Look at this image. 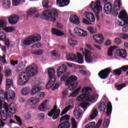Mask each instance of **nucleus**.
Wrapping results in <instances>:
<instances>
[{
  "label": "nucleus",
  "instance_id": "nucleus-50",
  "mask_svg": "<svg viewBox=\"0 0 128 128\" xmlns=\"http://www.w3.org/2000/svg\"><path fill=\"white\" fill-rule=\"evenodd\" d=\"M88 28L91 34H94V32H96V29L95 28L89 26Z\"/></svg>",
  "mask_w": 128,
  "mask_h": 128
},
{
  "label": "nucleus",
  "instance_id": "nucleus-13",
  "mask_svg": "<svg viewBox=\"0 0 128 128\" xmlns=\"http://www.w3.org/2000/svg\"><path fill=\"white\" fill-rule=\"evenodd\" d=\"M81 52L84 56H85V60L86 62L90 64L96 62V58L92 56V52L90 50L84 48L80 49Z\"/></svg>",
  "mask_w": 128,
  "mask_h": 128
},
{
  "label": "nucleus",
  "instance_id": "nucleus-61",
  "mask_svg": "<svg viewBox=\"0 0 128 128\" xmlns=\"http://www.w3.org/2000/svg\"><path fill=\"white\" fill-rule=\"evenodd\" d=\"M102 120L100 119L97 124H96L95 127L94 128H98L100 126V124H102Z\"/></svg>",
  "mask_w": 128,
  "mask_h": 128
},
{
  "label": "nucleus",
  "instance_id": "nucleus-55",
  "mask_svg": "<svg viewBox=\"0 0 128 128\" xmlns=\"http://www.w3.org/2000/svg\"><path fill=\"white\" fill-rule=\"evenodd\" d=\"M42 4L44 8H48V4H50V2L44 0L42 1Z\"/></svg>",
  "mask_w": 128,
  "mask_h": 128
},
{
  "label": "nucleus",
  "instance_id": "nucleus-6",
  "mask_svg": "<svg viewBox=\"0 0 128 128\" xmlns=\"http://www.w3.org/2000/svg\"><path fill=\"white\" fill-rule=\"evenodd\" d=\"M16 98V93L12 90H10L8 92H4V90H0V106L4 102L6 99L7 100H14Z\"/></svg>",
  "mask_w": 128,
  "mask_h": 128
},
{
  "label": "nucleus",
  "instance_id": "nucleus-7",
  "mask_svg": "<svg viewBox=\"0 0 128 128\" xmlns=\"http://www.w3.org/2000/svg\"><path fill=\"white\" fill-rule=\"evenodd\" d=\"M90 106V104L88 102H84L82 104H79V106L76 108L73 112L74 116H75V118L78 120V118H82V114L84 112L82 110V108H83L84 110V112H86V108Z\"/></svg>",
  "mask_w": 128,
  "mask_h": 128
},
{
  "label": "nucleus",
  "instance_id": "nucleus-41",
  "mask_svg": "<svg viewBox=\"0 0 128 128\" xmlns=\"http://www.w3.org/2000/svg\"><path fill=\"white\" fill-rule=\"evenodd\" d=\"M116 48V46H111L109 48L108 52V54L109 56H112V52H114Z\"/></svg>",
  "mask_w": 128,
  "mask_h": 128
},
{
  "label": "nucleus",
  "instance_id": "nucleus-5",
  "mask_svg": "<svg viewBox=\"0 0 128 128\" xmlns=\"http://www.w3.org/2000/svg\"><path fill=\"white\" fill-rule=\"evenodd\" d=\"M42 18L43 20L54 22L56 20V18H58V11L54 9L52 10H46L42 12Z\"/></svg>",
  "mask_w": 128,
  "mask_h": 128
},
{
  "label": "nucleus",
  "instance_id": "nucleus-16",
  "mask_svg": "<svg viewBox=\"0 0 128 128\" xmlns=\"http://www.w3.org/2000/svg\"><path fill=\"white\" fill-rule=\"evenodd\" d=\"M56 108H58V106L55 105L54 108L48 112V116H52V120H56L60 114V110Z\"/></svg>",
  "mask_w": 128,
  "mask_h": 128
},
{
  "label": "nucleus",
  "instance_id": "nucleus-19",
  "mask_svg": "<svg viewBox=\"0 0 128 128\" xmlns=\"http://www.w3.org/2000/svg\"><path fill=\"white\" fill-rule=\"evenodd\" d=\"M8 20L11 24H16L20 20V16L16 14L11 15L8 18Z\"/></svg>",
  "mask_w": 128,
  "mask_h": 128
},
{
  "label": "nucleus",
  "instance_id": "nucleus-36",
  "mask_svg": "<svg viewBox=\"0 0 128 128\" xmlns=\"http://www.w3.org/2000/svg\"><path fill=\"white\" fill-rule=\"evenodd\" d=\"M27 62H28L26 61L20 62L18 65V70H22L26 68V64Z\"/></svg>",
  "mask_w": 128,
  "mask_h": 128
},
{
  "label": "nucleus",
  "instance_id": "nucleus-34",
  "mask_svg": "<svg viewBox=\"0 0 128 128\" xmlns=\"http://www.w3.org/2000/svg\"><path fill=\"white\" fill-rule=\"evenodd\" d=\"M98 111L96 108H94L92 111V113L90 115V119L92 120L94 118H96L98 116Z\"/></svg>",
  "mask_w": 128,
  "mask_h": 128
},
{
  "label": "nucleus",
  "instance_id": "nucleus-38",
  "mask_svg": "<svg viewBox=\"0 0 128 128\" xmlns=\"http://www.w3.org/2000/svg\"><path fill=\"white\" fill-rule=\"evenodd\" d=\"M14 86V82L12 80L8 78L6 80V90H8L10 86Z\"/></svg>",
  "mask_w": 128,
  "mask_h": 128
},
{
  "label": "nucleus",
  "instance_id": "nucleus-26",
  "mask_svg": "<svg viewBox=\"0 0 128 128\" xmlns=\"http://www.w3.org/2000/svg\"><path fill=\"white\" fill-rule=\"evenodd\" d=\"M95 42L100 44H102L104 42V37L102 35H94L93 36Z\"/></svg>",
  "mask_w": 128,
  "mask_h": 128
},
{
  "label": "nucleus",
  "instance_id": "nucleus-47",
  "mask_svg": "<svg viewBox=\"0 0 128 128\" xmlns=\"http://www.w3.org/2000/svg\"><path fill=\"white\" fill-rule=\"evenodd\" d=\"M33 54H36L37 56H40L42 54V50H34L32 52Z\"/></svg>",
  "mask_w": 128,
  "mask_h": 128
},
{
  "label": "nucleus",
  "instance_id": "nucleus-24",
  "mask_svg": "<svg viewBox=\"0 0 128 128\" xmlns=\"http://www.w3.org/2000/svg\"><path fill=\"white\" fill-rule=\"evenodd\" d=\"M56 3L58 6H60V8H62L68 6L70 1L68 0H57Z\"/></svg>",
  "mask_w": 128,
  "mask_h": 128
},
{
  "label": "nucleus",
  "instance_id": "nucleus-11",
  "mask_svg": "<svg viewBox=\"0 0 128 128\" xmlns=\"http://www.w3.org/2000/svg\"><path fill=\"white\" fill-rule=\"evenodd\" d=\"M76 80H78V78L76 77V76L72 75L70 76L66 80L64 83L65 86H67L68 84H72L69 85L68 87L69 90H74L75 88H76L78 84L73 83L74 82H76Z\"/></svg>",
  "mask_w": 128,
  "mask_h": 128
},
{
  "label": "nucleus",
  "instance_id": "nucleus-29",
  "mask_svg": "<svg viewBox=\"0 0 128 128\" xmlns=\"http://www.w3.org/2000/svg\"><path fill=\"white\" fill-rule=\"evenodd\" d=\"M52 34H56V36H64V32L56 30L55 28H52Z\"/></svg>",
  "mask_w": 128,
  "mask_h": 128
},
{
  "label": "nucleus",
  "instance_id": "nucleus-37",
  "mask_svg": "<svg viewBox=\"0 0 128 128\" xmlns=\"http://www.w3.org/2000/svg\"><path fill=\"white\" fill-rule=\"evenodd\" d=\"M74 106L68 105L62 111L60 116H64V114H66L70 110H72Z\"/></svg>",
  "mask_w": 128,
  "mask_h": 128
},
{
  "label": "nucleus",
  "instance_id": "nucleus-40",
  "mask_svg": "<svg viewBox=\"0 0 128 128\" xmlns=\"http://www.w3.org/2000/svg\"><path fill=\"white\" fill-rule=\"evenodd\" d=\"M82 30V29L78 27H76L74 29V34L77 36H80Z\"/></svg>",
  "mask_w": 128,
  "mask_h": 128
},
{
  "label": "nucleus",
  "instance_id": "nucleus-31",
  "mask_svg": "<svg viewBox=\"0 0 128 128\" xmlns=\"http://www.w3.org/2000/svg\"><path fill=\"white\" fill-rule=\"evenodd\" d=\"M30 90V89L28 86L24 87L22 90L21 94L22 96H28Z\"/></svg>",
  "mask_w": 128,
  "mask_h": 128
},
{
  "label": "nucleus",
  "instance_id": "nucleus-10",
  "mask_svg": "<svg viewBox=\"0 0 128 128\" xmlns=\"http://www.w3.org/2000/svg\"><path fill=\"white\" fill-rule=\"evenodd\" d=\"M67 60L70 62H76L78 64H84V58L82 55L80 54L77 52L76 56L74 54H69L67 55Z\"/></svg>",
  "mask_w": 128,
  "mask_h": 128
},
{
  "label": "nucleus",
  "instance_id": "nucleus-2",
  "mask_svg": "<svg viewBox=\"0 0 128 128\" xmlns=\"http://www.w3.org/2000/svg\"><path fill=\"white\" fill-rule=\"evenodd\" d=\"M38 74V66L33 64L26 68V72L20 73L18 79V86H24L28 82L30 76H36Z\"/></svg>",
  "mask_w": 128,
  "mask_h": 128
},
{
  "label": "nucleus",
  "instance_id": "nucleus-60",
  "mask_svg": "<svg viewBox=\"0 0 128 128\" xmlns=\"http://www.w3.org/2000/svg\"><path fill=\"white\" fill-rule=\"evenodd\" d=\"M31 116H32V115H30V114L28 112L24 115V118L25 120H28L30 118Z\"/></svg>",
  "mask_w": 128,
  "mask_h": 128
},
{
  "label": "nucleus",
  "instance_id": "nucleus-52",
  "mask_svg": "<svg viewBox=\"0 0 128 128\" xmlns=\"http://www.w3.org/2000/svg\"><path fill=\"white\" fill-rule=\"evenodd\" d=\"M6 76L8 77L12 76V70L10 69H6L5 72Z\"/></svg>",
  "mask_w": 128,
  "mask_h": 128
},
{
  "label": "nucleus",
  "instance_id": "nucleus-62",
  "mask_svg": "<svg viewBox=\"0 0 128 128\" xmlns=\"http://www.w3.org/2000/svg\"><path fill=\"white\" fill-rule=\"evenodd\" d=\"M32 46L34 48H40V46H42V44H40V42H38L36 43L35 44L32 45Z\"/></svg>",
  "mask_w": 128,
  "mask_h": 128
},
{
  "label": "nucleus",
  "instance_id": "nucleus-18",
  "mask_svg": "<svg viewBox=\"0 0 128 128\" xmlns=\"http://www.w3.org/2000/svg\"><path fill=\"white\" fill-rule=\"evenodd\" d=\"M110 68H108L106 69L103 70L100 72L98 74L99 76L102 80H106L108 76V74H110Z\"/></svg>",
  "mask_w": 128,
  "mask_h": 128
},
{
  "label": "nucleus",
  "instance_id": "nucleus-45",
  "mask_svg": "<svg viewBox=\"0 0 128 128\" xmlns=\"http://www.w3.org/2000/svg\"><path fill=\"white\" fill-rule=\"evenodd\" d=\"M80 88H76V90H74L72 93L71 94L70 96L72 97H76V96L78 94V92H80Z\"/></svg>",
  "mask_w": 128,
  "mask_h": 128
},
{
  "label": "nucleus",
  "instance_id": "nucleus-15",
  "mask_svg": "<svg viewBox=\"0 0 128 128\" xmlns=\"http://www.w3.org/2000/svg\"><path fill=\"white\" fill-rule=\"evenodd\" d=\"M118 18L124 22L123 24L122 22H119L118 26H124V24H128V16L126 10H124L123 11H121L118 14Z\"/></svg>",
  "mask_w": 128,
  "mask_h": 128
},
{
  "label": "nucleus",
  "instance_id": "nucleus-32",
  "mask_svg": "<svg viewBox=\"0 0 128 128\" xmlns=\"http://www.w3.org/2000/svg\"><path fill=\"white\" fill-rule=\"evenodd\" d=\"M40 90H42V88L38 86L33 87L30 91V94L32 96H34V94H36Z\"/></svg>",
  "mask_w": 128,
  "mask_h": 128
},
{
  "label": "nucleus",
  "instance_id": "nucleus-63",
  "mask_svg": "<svg viewBox=\"0 0 128 128\" xmlns=\"http://www.w3.org/2000/svg\"><path fill=\"white\" fill-rule=\"evenodd\" d=\"M0 60L4 64H6V54H4L2 57L0 56Z\"/></svg>",
  "mask_w": 128,
  "mask_h": 128
},
{
  "label": "nucleus",
  "instance_id": "nucleus-35",
  "mask_svg": "<svg viewBox=\"0 0 128 128\" xmlns=\"http://www.w3.org/2000/svg\"><path fill=\"white\" fill-rule=\"evenodd\" d=\"M46 96V93L44 92H42L38 93L36 98L40 102V100L43 99L44 97Z\"/></svg>",
  "mask_w": 128,
  "mask_h": 128
},
{
  "label": "nucleus",
  "instance_id": "nucleus-23",
  "mask_svg": "<svg viewBox=\"0 0 128 128\" xmlns=\"http://www.w3.org/2000/svg\"><path fill=\"white\" fill-rule=\"evenodd\" d=\"M70 20L74 24H80V18L76 15H72L70 18Z\"/></svg>",
  "mask_w": 128,
  "mask_h": 128
},
{
  "label": "nucleus",
  "instance_id": "nucleus-48",
  "mask_svg": "<svg viewBox=\"0 0 128 128\" xmlns=\"http://www.w3.org/2000/svg\"><path fill=\"white\" fill-rule=\"evenodd\" d=\"M37 118L39 120H42L44 118V113H40L37 115Z\"/></svg>",
  "mask_w": 128,
  "mask_h": 128
},
{
  "label": "nucleus",
  "instance_id": "nucleus-27",
  "mask_svg": "<svg viewBox=\"0 0 128 128\" xmlns=\"http://www.w3.org/2000/svg\"><path fill=\"white\" fill-rule=\"evenodd\" d=\"M38 12V8H32L28 9L26 10V14L28 16H34L36 12Z\"/></svg>",
  "mask_w": 128,
  "mask_h": 128
},
{
  "label": "nucleus",
  "instance_id": "nucleus-9",
  "mask_svg": "<svg viewBox=\"0 0 128 128\" xmlns=\"http://www.w3.org/2000/svg\"><path fill=\"white\" fill-rule=\"evenodd\" d=\"M48 74L49 76V78L50 80L48 82V84L46 86V88L50 90L52 86L56 82V77L54 76V70L52 68H50L48 70Z\"/></svg>",
  "mask_w": 128,
  "mask_h": 128
},
{
  "label": "nucleus",
  "instance_id": "nucleus-3",
  "mask_svg": "<svg viewBox=\"0 0 128 128\" xmlns=\"http://www.w3.org/2000/svg\"><path fill=\"white\" fill-rule=\"evenodd\" d=\"M120 6H122V1L120 0H116L114 2V7L112 10V5L110 2L104 5V12L107 14H110V12L114 16H118V12L120 10Z\"/></svg>",
  "mask_w": 128,
  "mask_h": 128
},
{
  "label": "nucleus",
  "instance_id": "nucleus-28",
  "mask_svg": "<svg viewBox=\"0 0 128 128\" xmlns=\"http://www.w3.org/2000/svg\"><path fill=\"white\" fill-rule=\"evenodd\" d=\"M112 103H110L109 102L107 104V109H106L107 116H110V114H112Z\"/></svg>",
  "mask_w": 128,
  "mask_h": 128
},
{
  "label": "nucleus",
  "instance_id": "nucleus-46",
  "mask_svg": "<svg viewBox=\"0 0 128 128\" xmlns=\"http://www.w3.org/2000/svg\"><path fill=\"white\" fill-rule=\"evenodd\" d=\"M96 126V122H91L88 124H87L84 128H93Z\"/></svg>",
  "mask_w": 128,
  "mask_h": 128
},
{
  "label": "nucleus",
  "instance_id": "nucleus-8",
  "mask_svg": "<svg viewBox=\"0 0 128 128\" xmlns=\"http://www.w3.org/2000/svg\"><path fill=\"white\" fill-rule=\"evenodd\" d=\"M90 8L95 12L96 16L98 20V14L102 10V7L100 6V0H98L96 2H92L90 5Z\"/></svg>",
  "mask_w": 128,
  "mask_h": 128
},
{
  "label": "nucleus",
  "instance_id": "nucleus-51",
  "mask_svg": "<svg viewBox=\"0 0 128 128\" xmlns=\"http://www.w3.org/2000/svg\"><path fill=\"white\" fill-rule=\"evenodd\" d=\"M14 118L18 122V124H20V126H22V120H20V116L16 115L14 116Z\"/></svg>",
  "mask_w": 128,
  "mask_h": 128
},
{
  "label": "nucleus",
  "instance_id": "nucleus-59",
  "mask_svg": "<svg viewBox=\"0 0 128 128\" xmlns=\"http://www.w3.org/2000/svg\"><path fill=\"white\" fill-rule=\"evenodd\" d=\"M20 4V0H12V4L14 6H18Z\"/></svg>",
  "mask_w": 128,
  "mask_h": 128
},
{
  "label": "nucleus",
  "instance_id": "nucleus-57",
  "mask_svg": "<svg viewBox=\"0 0 128 128\" xmlns=\"http://www.w3.org/2000/svg\"><path fill=\"white\" fill-rule=\"evenodd\" d=\"M68 89H66L63 92H62V98H66L68 96Z\"/></svg>",
  "mask_w": 128,
  "mask_h": 128
},
{
  "label": "nucleus",
  "instance_id": "nucleus-56",
  "mask_svg": "<svg viewBox=\"0 0 128 128\" xmlns=\"http://www.w3.org/2000/svg\"><path fill=\"white\" fill-rule=\"evenodd\" d=\"M110 124V120L105 118L104 122V128H106Z\"/></svg>",
  "mask_w": 128,
  "mask_h": 128
},
{
  "label": "nucleus",
  "instance_id": "nucleus-64",
  "mask_svg": "<svg viewBox=\"0 0 128 128\" xmlns=\"http://www.w3.org/2000/svg\"><path fill=\"white\" fill-rule=\"evenodd\" d=\"M88 36V32L84 30V29H82V32L80 34V36Z\"/></svg>",
  "mask_w": 128,
  "mask_h": 128
},
{
  "label": "nucleus",
  "instance_id": "nucleus-44",
  "mask_svg": "<svg viewBox=\"0 0 128 128\" xmlns=\"http://www.w3.org/2000/svg\"><path fill=\"white\" fill-rule=\"evenodd\" d=\"M71 124L72 125V128H78V123H76V121L74 118L71 119Z\"/></svg>",
  "mask_w": 128,
  "mask_h": 128
},
{
  "label": "nucleus",
  "instance_id": "nucleus-4",
  "mask_svg": "<svg viewBox=\"0 0 128 128\" xmlns=\"http://www.w3.org/2000/svg\"><path fill=\"white\" fill-rule=\"evenodd\" d=\"M92 90V88L90 87H85L82 88V92L85 94H82L76 98L78 102H96L98 98V94H94V95L90 94V90Z\"/></svg>",
  "mask_w": 128,
  "mask_h": 128
},
{
  "label": "nucleus",
  "instance_id": "nucleus-17",
  "mask_svg": "<svg viewBox=\"0 0 128 128\" xmlns=\"http://www.w3.org/2000/svg\"><path fill=\"white\" fill-rule=\"evenodd\" d=\"M50 108V105L48 104V100L43 102L38 107V110L41 112H46Z\"/></svg>",
  "mask_w": 128,
  "mask_h": 128
},
{
  "label": "nucleus",
  "instance_id": "nucleus-25",
  "mask_svg": "<svg viewBox=\"0 0 128 128\" xmlns=\"http://www.w3.org/2000/svg\"><path fill=\"white\" fill-rule=\"evenodd\" d=\"M117 56H120V58H126V51L124 49H118L117 50Z\"/></svg>",
  "mask_w": 128,
  "mask_h": 128
},
{
  "label": "nucleus",
  "instance_id": "nucleus-14",
  "mask_svg": "<svg viewBox=\"0 0 128 128\" xmlns=\"http://www.w3.org/2000/svg\"><path fill=\"white\" fill-rule=\"evenodd\" d=\"M70 115H64L62 116L60 119V124L58 125V128H70Z\"/></svg>",
  "mask_w": 128,
  "mask_h": 128
},
{
  "label": "nucleus",
  "instance_id": "nucleus-30",
  "mask_svg": "<svg viewBox=\"0 0 128 128\" xmlns=\"http://www.w3.org/2000/svg\"><path fill=\"white\" fill-rule=\"evenodd\" d=\"M2 6L5 8H10V0H2Z\"/></svg>",
  "mask_w": 128,
  "mask_h": 128
},
{
  "label": "nucleus",
  "instance_id": "nucleus-42",
  "mask_svg": "<svg viewBox=\"0 0 128 128\" xmlns=\"http://www.w3.org/2000/svg\"><path fill=\"white\" fill-rule=\"evenodd\" d=\"M32 84L33 86H40V79L39 78H36L32 80Z\"/></svg>",
  "mask_w": 128,
  "mask_h": 128
},
{
  "label": "nucleus",
  "instance_id": "nucleus-49",
  "mask_svg": "<svg viewBox=\"0 0 128 128\" xmlns=\"http://www.w3.org/2000/svg\"><path fill=\"white\" fill-rule=\"evenodd\" d=\"M114 74H115V76H120V74H122V70L116 69L114 70Z\"/></svg>",
  "mask_w": 128,
  "mask_h": 128
},
{
  "label": "nucleus",
  "instance_id": "nucleus-39",
  "mask_svg": "<svg viewBox=\"0 0 128 128\" xmlns=\"http://www.w3.org/2000/svg\"><path fill=\"white\" fill-rule=\"evenodd\" d=\"M68 44L70 46H76V44H78V42H76V40H75L72 38H70L68 39Z\"/></svg>",
  "mask_w": 128,
  "mask_h": 128
},
{
  "label": "nucleus",
  "instance_id": "nucleus-22",
  "mask_svg": "<svg viewBox=\"0 0 128 128\" xmlns=\"http://www.w3.org/2000/svg\"><path fill=\"white\" fill-rule=\"evenodd\" d=\"M84 16L88 20H90V22H94L96 18H94V14L92 12H84Z\"/></svg>",
  "mask_w": 128,
  "mask_h": 128
},
{
  "label": "nucleus",
  "instance_id": "nucleus-54",
  "mask_svg": "<svg viewBox=\"0 0 128 128\" xmlns=\"http://www.w3.org/2000/svg\"><path fill=\"white\" fill-rule=\"evenodd\" d=\"M120 38H123L124 40H128V34H120Z\"/></svg>",
  "mask_w": 128,
  "mask_h": 128
},
{
  "label": "nucleus",
  "instance_id": "nucleus-58",
  "mask_svg": "<svg viewBox=\"0 0 128 128\" xmlns=\"http://www.w3.org/2000/svg\"><path fill=\"white\" fill-rule=\"evenodd\" d=\"M68 73H66L64 75L62 76L60 78L61 82H64L66 78H68Z\"/></svg>",
  "mask_w": 128,
  "mask_h": 128
},
{
  "label": "nucleus",
  "instance_id": "nucleus-12",
  "mask_svg": "<svg viewBox=\"0 0 128 128\" xmlns=\"http://www.w3.org/2000/svg\"><path fill=\"white\" fill-rule=\"evenodd\" d=\"M42 40V36L40 34H36L34 36H30L27 38H26L22 46H30L36 42H38Z\"/></svg>",
  "mask_w": 128,
  "mask_h": 128
},
{
  "label": "nucleus",
  "instance_id": "nucleus-53",
  "mask_svg": "<svg viewBox=\"0 0 128 128\" xmlns=\"http://www.w3.org/2000/svg\"><path fill=\"white\" fill-rule=\"evenodd\" d=\"M125 86H126V84H121L116 86V88L118 90H122V88H125Z\"/></svg>",
  "mask_w": 128,
  "mask_h": 128
},
{
  "label": "nucleus",
  "instance_id": "nucleus-33",
  "mask_svg": "<svg viewBox=\"0 0 128 128\" xmlns=\"http://www.w3.org/2000/svg\"><path fill=\"white\" fill-rule=\"evenodd\" d=\"M106 103H104V102H101L98 106V110L100 112H101V114H104L106 110Z\"/></svg>",
  "mask_w": 128,
  "mask_h": 128
},
{
  "label": "nucleus",
  "instance_id": "nucleus-21",
  "mask_svg": "<svg viewBox=\"0 0 128 128\" xmlns=\"http://www.w3.org/2000/svg\"><path fill=\"white\" fill-rule=\"evenodd\" d=\"M38 102H40V101L37 100L36 97L30 98L27 101L28 106H36V104H37Z\"/></svg>",
  "mask_w": 128,
  "mask_h": 128
},
{
  "label": "nucleus",
  "instance_id": "nucleus-43",
  "mask_svg": "<svg viewBox=\"0 0 128 128\" xmlns=\"http://www.w3.org/2000/svg\"><path fill=\"white\" fill-rule=\"evenodd\" d=\"M4 30L6 32H12L16 30V29L14 27H6Z\"/></svg>",
  "mask_w": 128,
  "mask_h": 128
},
{
  "label": "nucleus",
  "instance_id": "nucleus-20",
  "mask_svg": "<svg viewBox=\"0 0 128 128\" xmlns=\"http://www.w3.org/2000/svg\"><path fill=\"white\" fill-rule=\"evenodd\" d=\"M68 70V67L64 64L60 66L57 70L58 76L60 78L62 74L66 72Z\"/></svg>",
  "mask_w": 128,
  "mask_h": 128
},
{
  "label": "nucleus",
  "instance_id": "nucleus-1",
  "mask_svg": "<svg viewBox=\"0 0 128 128\" xmlns=\"http://www.w3.org/2000/svg\"><path fill=\"white\" fill-rule=\"evenodd\" d=\"M16 112V106L14 103H11L9 105L4 102L0 106V128L4 126V123L2 120H6L8 116H12Z\"/></svg>",
  "mask_w": 128,
  "mask_h": 128
}]
</instances>
